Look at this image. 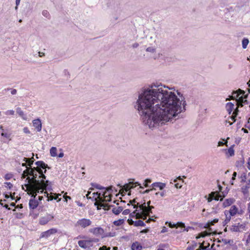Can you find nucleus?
Returning <instances> with one entry per match:
<instances>
[{
	"instance_id": "obj_1",
	"label": "nucleus",
	"mask_w": 250,
	"mask_h": 250,
	"mask_svg": "<svg viewBox=\"0 0 250 250\" xmlns=\"http://www.w3.org/2000/svg\"><path fill=\"white\" fill-rule=\"evenodd\" d=\"M185 105L183 94L174 87L153 83L139 94L135 107L143 123L153 130L175 120Z\"/></svg>"
},
{
	"instance_id": "obj_2",
	"label": "nucleus",
	"mask_w": 250,
	"mask_h": 250,
	"mask_svg": "<svg viewBox=\"0 0 250 250\" xmlns=\"http://www.w3.org/2000/svg\"><path fill=\"white\" fill-rule=\"evenodd\" d=\"M36 167H27L21 175V178L24 179L27 175L32 176V178L28 177L26 178L27 183L22 186V188L28 191L30 194H34L40 191L50 189V183L44 180L46 177L44 175L46 171V168H49L48 166L42 161H37L35 163Z\"/></svg>"
},
{
	"instance_id": "obj_3",
	"label": "nucleus",
	"mask_w": 250,
	"mask_h": 250,
	"mask_svg": "<svg viewBox=\"0 0 250 250\" xmlns=\"http://www.w3.org/2000/svg\"><path fill=\"white\" fill-rule=\"evenodd\" d=\"M150 204V201H149L146 204L144 203L139 205V208L136 209L131 213L130 216L132 217L135 216L136 218H141L143 220L146 219L147 216L151 212V208H153V207L149 206Z\"/></svg>"
},
{
	"instance_id": "obj_4",
	"label": "nucleus",
	"mask_w": 250,
	"mask_h": 250,
	"mask_svg": "<svg viewBox=\"0 0 250 250\" xmlns=\"http://www.w3.org/2000/svg\"><path fill=\"white\" fill-rule=\"evenodd\" d=\"M101 191L100 192H94L88 191L87 194V196L88 198H92L95 201V205L97 206L98 209L103 208L105 210H108L109 209L108 208H106L107 205L106 204L103 203V200L101 198Z\"/></svg>"
},
{
	"instance_id": "obj_5",
	"label": "nucleus",
	"mask_w": 250,
	"mask_h": 250,
	"mask_svg": "<svg viewBox=\"0 0 250 250\" xmlns=\"http://www.w3.org/2000/svg\"><path fill=\"white\" fill-rule=\"evenodd\" d=\"M92 224V221L87 218H83L79 219L75 224L76 228L81 229H85L90 227Z\"/></svg>"
},
{
	"instance_id": "obj_6",
	"label": "nucleus",
	"mask_w": 250,
	"mask_h": 250,
	"mask_svg": "<svg viewBox=\"0 0 250 250\" xmlns=\"http://www.w3.org/2000/svg\"><path fill=\"white\" fill-rule=\"evenodd\" d=\"M244 93L240 89L236 91H233L232 93V95L230 96V98H227L226 101L229 100L230 99L235 100V103L237 104L238 102H243V100L241 99L243 98Z\"/></svg>"
},
{
	"instance_id": "obj_7",
	"label": "nucleus",
	"mask_w": 250,
	"mask_h": 250,
	"mask_svg": "<svg viewBox=\"0 0 250 250\" xmlns=\"http://www.w3.org/2000/svg\"><path fill=\"white\" fill-rule=\"evenodd\" d=\"M111 187L105 188L104 190L101 191V198L103 200V203H104V202H106L111 201Z\"/></svg>"
},
{
	"instance_id": "obj_8",
	"label": "nucleus",
	"mask_w": 250,
	"mask_h": 250,
	"mask_svg": "<svg viewBox=\"0 0 250 250\" xmlns=\"http://www.w3.org/2000/svg\"><path fill=\"white\" fill-rule=\"evenodd\" d=\"M166 224H168V226L171 228H177L178 227L181 228L182 229L180 230V232H182L184 231H188L189 229L191 228L189 227L186 228L185 224L182 222H178L177 224H172L171 222H167L166 223Z\"/></svg>"
},
{
	"instance_id": "obj_9",
	"label": "nucleus",
	"mask_w": 250,
	"mask_h": 250,
	"mask_svg": "<svg viewBox=\"0 0 250 250\" xmlns=\"http://www.w3.org/2000/svg\"><path fill=\"white\" fill-rule=\"evenodd\" d=\"M54 216L51 214L46 213L44 216H42L39 219V224L41 225L47 224L49 221L53 220Z\"/></svg>"
},
{
	"instance_id": "obj_10",
	"label": "nucleus",
	"mask_w": 250,
	"mask_h": 250,
	"mask_svg": "<svg viewBox=\"0 0 250 250\" xmlns=\"http://www.w3.org/2000/svg\"><path fill=\"white\" fill-rule=\"evenodd\" d=\"M89 232L96 236H104V230L101 227L93 228L89 229Z\"/></svg>"
},
{
	"instance_id": "obj_11",
	"label": "nucleus",
	"mask_w": 250,
	"mask_h": 250,
	"mask_svg": "<svg viewBox=\"0 0 250 250\" xmlns=\"http://www.w3.org/2000/svg\"><path fill=\"white\" fill-rule=\"evenodd\" d=\"M28 193L30 195H32V197H33V199H31L29 201V206L30 208L32 209H35L36 208L38 205H39V202L35 200V197L37 195V193H39L38 192H37L34 194H30L29 192L27 191Z\"/></svg>"
},
{
	"instance_id": "obj_12",
	"label": "nucleus",
	"mask_w": 250,
	"mask_h": 250,
	"mask_svg": "<svg viewBox=\"0 0 250 250\" xmlns=\"http://www.w3.org/2000/svg\"><path fill=\"white\" fill-rule=\"evenodd\" d=\"M39 192L42 193L41 190ZM42 193H43L44 196H45L47 198L46 200L47 201H51L53 199H55V200H57V202H59L61 200V198H59V196H61L60 194H57L55 193V194H54V195H52V194L49 195V194L47 192H46V191L43 192V191L42 192Z\"/></svg>"
},
{
	"instance_id": "obj_13",
	"label": "nucleus",
	"mask_w": 250,
	"mask_h": 250,
	"mask_svg": "<svg viewBox=\"0 0 250 250\" xmlns=\"http://www.w3.org/2000/svg\"><path fill=\"white\" fill-rule=\"evenodd\" d=\"M220 197L221 196L218 193L217 191L211 192L208 195V197H207V196H205V198H207L208 203L210 202L213 200L218 201Z\"/></svg>"
},
{
	"instance_id": "obj_14",
	"label": "nucleus",
	"mask_w": 250,
	"mask_h": 250,
	"mask_svg": "<svg viewBox=\"0 0 250 250\" xmlns=\"http://www.w3.org/2000/svg\"><path fill=\"white\" fill-rule=\"evenodd\" d=\"M78 245L80 247L84 249H89L92 246V242L91 241L85 240L79 241Z\"/></svg>"
},
{
	"instance_id": "obj_15",
	"label": "nucleus",
	"mask_w": 250,
	"mask_h": 250,
	"mask_svg": "<svg viewBox=\"0 0 250 250\" xmlns=\"http://www.w3.org/2000/svg\"><path fill=\"white\" fill-rule=\"evenodd\" d=\"M230 230L232 231L240 232L245 230V225L244 224H234L231 226Z\"/></svg>"
},
{
	"instance_id": "obj_16",
	"label": "nucleus",
	"mask_w": 250,
	"mask_h": 250,
	"mask_svg": "<svg viewBox=\"0 0 250 250\" xmlns=\"http://www.w3.org/2000/svg\"><path fill=\"white\" fill-rule=\"evenodd\" d=\"M17 113L19 115L21 118L24 121H29L30 119L28 117V116L24 113V111L21 109V108L20 107H18L16 109Z\"/></svg>"
},
{
	"instance_id": "obj_17",
	"label": "nucleus",
	"mask_w": 250,
	"mask_h": 250,
	"mask_svg": "<svg viewBox=\"0 0 250 250\" xmlns=\"http://www.w3.org/2000/svg\"><path fill=\"white\" fill-rule=\"evenodd\" d=\"M166 186V184L162 182H155L151 184L150 187H152V189L156 190L158 188L160 190H162Z\"/></svg>"
},
{
	"instance_id": "obj_18",
	"label": "nucleus",
	"mask_w": 250,
	"mask_h": 250,
	"mask_svg": "<svg viewBox=\"0 0 250 250\" xmlns=\"http://www.w3.org/2000/svg\"><path fill=\"white\" fill-rule=\"evenodd\" d=\"M33 125L36 128L37 132H40L42 128V125L41 121L40 119H37L33 120Z\"/></svg>"
},
{
	"instance_id": "obj_19",
	"label": "nucleus",
	"mask_w": 250,
	"mask_h": 250,
	"mask_svg": "<svg viewBox=\"0 0 250 250\" xmlns=\"http://www.w3.org/2000/svg\"><path fill=\"white\" fill-rule=\"evenodd\" d=\"M137 186H140V184L137 182H129L128 184L124 185L123 189L125 192H127L131 188H133Z\"/></svg>"
},
{
	"instance_id": "obj_20",
	"label": "nucleus",
	"mask_w": 250,
	"mask_h": 250,
	"mask_svg": "<svg viewBox=\"0 0 250 250\" xmlns=\"http://www.w3.org/2000/svg\"><path fill=\"white\" fill-rule=\"evenodd\" d=\"M56 232H57V230L56 229H49L46 231L43 232L42 233V237H48L51 234L55 233Z\"/></svg>"
},
{
	"instance_id": "obj_21",
	"label": "nucleus",
	"mask_w": 250,
	"mask_h": 250,
	"mask_svg": "<svg viewBox=\"0 0 250 250\" xmlns=\"http://www.w3.org/2000/svg\"><path fill=\"white\" fill-rule=\"evenodd\" d=\"M228 212L232 216H235L238 213V208L236 206L233 205L231 206L229 210H228Z\"/></svg>"
},
{
	"instance_id": "obj_22",
	"label": "nucleus",
	"mask_w": 250,
	"mask_h": 250,
	"mask_svg": "<svg viewBox=\"0 0 250 250\" xmlns=\"http://www.w3.org/2000/svg\"><path fill=\"white\" fill-rule=\"evenodd\" d=\"M226 108L229 114H230L234 109V104L232 103H228L226 105Z\"/></svg>"
},
{
	"instance_id": "obj_23",
	"label": "nucleus",
	"mask_w": 250,
	"mask_h": 250,
	"mask_svg": "<svg viewBox=\"0 0 250 250\" xmlns=\"http://www.w3.org/2000/svg\"><path fill=\"white\" fill-rule=\"evenodd\" d=\"M224 214L226 216V218L225 219L224 221L223 222L224 225L225 226L229 222V221L231 220V217L232 216L230 214H229L228 212V210H226L224 211Z\"/></svg>"
},
{
	"instance_id": "obj_24",
	"label": "nucleus",
	"mask_w": 250,
	"mask_h": 250,
	"mask_svg": "<svg viewBox=\"0 0 250 250\" xmlns=\"http://www.w3.org/2000/svg\"><path fill=\"white\" fill-rule=\"evenodd\" d=\"M132 250H142V246L138 242H135L132 244L131 246Z\"/></svg>"
},
{
	"instance_id": "obj_25",
	"label": "nucleus",
	"mask_w": 250,
	"mask_h": 250,
	"mask_svg": "<svg viewBox=\"0 0 250 250\" xmlns=\"http://www.w3.org/2000/svg\"><path fill=\"white\" fill-rule=\"evenodd\" d=\"M111 207H113L112 209L113 213L116 215L119 214L123 209L122 207H114L113 206H111Z\"/></svg>"
},
{
	"instance_id": "obj_26",
	"label": "nucleus",
	"mask_w": 250,
	"mask_h": 250,
	"mask_svg": "<svg viewBox=\"0 0 250 250\" xmlns=\"http://www.w3.org/2000/svg\"><path fill=\"white\" fill-rule=\"evenodd\" d=\"M224 150L228 157L232 156L234 155V151L232 146L230 147L228 149H224Z\"/></svg>"
},
{
	"instance_id": "obj_27",
	"label": "nucleus",
	"mask_w": 250,
	"mask_h": 250,
	"mask_svg": "<svg viewBox=\"0 0 250 250\" xmlns=\"http://www.w3.org/2000/svg\"><path fill=\"white\" fill-rule=\"evenodd\" d=\"M234 202V199L230 198L226 199L223 203V206L224 208H226L228 206H230Z\"/></svg>"
},
{
	"instance_id": "obj_28",
	"label": "nucleus",
	"mask_w": 250,
	"mask_h": 250,
	"mask_svg": "<svg viewBox=\"0 0 250 250\" xmlns=\"http://www.w3.org/2000/svg\"><path fill=\"white\" fill-rule=\"evenodd\" d=\"M209 244L204 242L203 244L200 245L199 248L196 250H209Z\"/></svg>"
},
{
	"instance_id": "obj_29",
	"label": "nucleus",
	"mask_w": 250,
	"mask_h": 250,
	"mask_svg": "<svg viewBox=\"0 0 250 250\" xmlns=\"http://www.w3.org/2000/svg\"><path fill=\"white\" fill-rule=\"evenodd\" d=\"M250 188V183H247L246 185L243 186L241 188L242 192L246 194L249 192V189Z\"/></svg>"
},
{
	"instance_id": "obj_30",
	"label": "nucleus",
	"mask_w": 250,
	"mask_h": 250,
	"mask_svg": "<svg viewBox=\"0 0 250 250\" xmlns=\"http://www.w3.org/2000/svg\"><path fill=\"white\" fill-rule=\"evenodd\" d=\"M238 107H236L235 110L232 112V115L229 117V119L233 122H234L235 121V118L238 114Z\"/></svg>"
},
{
	"instance_id": "obj_31",
	"label": "nucleus",
	"mask_w": 250,
	"mask_h": 250,
	"mask_svg": "<svg viewBox=\"0 0 250 250\" xmlns=\"http://www.w3.org/2000/svg\"><path fill=\"white\" fill-rule=\"evenodd\" d=\"M57 149L56 147H52L50 149V155L52 157H56L57 156Z\"/></svg>"
},
{
	"instance_id": "obj_32",
	"label": "nucleus",
	"mask_w": 250,
	"mask_h": 250,
	"mask_svg": "<svg viewBox=\"0 0 250 250\" xmlns=\"http://www.w3.org/2000/svg\"><path fill=\"white\" fill-rule=\"evenodd\" d=\"M229 139V138L228 137L226 140H225L224 139H222V141H219L218 142L217 146H223L224 145H225L226 146H228V140Z\"/></svg>"
},
{
	"instance_id": "obj_33",
	"label": "nucleus",
	"mask_w": 250,
	"mask_h": 250,
	"mask_svg": "<svg viewBox=\"0 0 250 250\" xmlns=\"http://www.w3.org/2000/svg\"><path fill=\"white\" fill-rule=\"evenodd\" d=\"M23 161L24 162H25L26 163H27L28 165L30 167H31V165H32L34 162V158H32L31 159H29V158H24L23 159Z\"/></svg>"
},
{
	"instance_id": "obj_34",
	"label": "nucleus",
	"mask_w": 250,
	"mask_h": 250,
	"mask_svg": "<svg viewBox=\"0 0 250 250\" xmlns=\"http://www.w3.org/2000/svg\"><path fill=\"white\" fill-rule=\"evenodd\" d=\"M178 180H182L181 178L180 177H179L178 178H177L176 179H175L174 180V182L175 183V187L177 188H180L182 187V185L181 183L177 182Z\"/></svg>"
},
{
	"instance_id": "obj_35",
	"label": "nucleus",
	"mask_w": 250,
	"mask_h": 250,
	"mask_svg": "<svg viewBox=\"0 0 250 250\" xmlns=\"http://www.w3.org/2000/svg\"><path fill=\"white\" fill-rule=\"evenodd\" d=\"M146 51L151 53H155L156 51V48L152 46L148 47L146 49Z\"/></svg>"
},
{
	"instance_id": "obj_36",
	"label": "nucleus",
	"mask_w": 250,
	"mask_h": 250,
	"mask_svg": "<svg viewBox=\"0 0 250 250\" xmlns=\"http://www.w3.org/2000/svg\"><path fill=\"white\" fill-rule=\"evenodd\" d=\"M249 42V41L247 38H244L242 40V47L243 48H246L248 43Z\"/></svg>"
},
{
	"instance_id": "obj_37",
	"label": "nucleus",
	"mask_w": 250,
	"mask_h": 250,
	"mask_svg": "<svg viewBox=\"0 0 250 250\" xmlns=\"http://www.w3.org/2000/svg\"><path fill=\"white\" fill-rule=\"evenodd\" d=\"M92 186L97 189H100L101 191L105 189L104 187H103L97 184H92Z\"/></svg>"
},
{
	"instance_id": "obj_38",
	"label": "nucleus",
	"mask_w": 250,
	"mask_h": 250,
	"mask_svg": "<svg viewBox=\"0 0 250 250\" xmlns=\"http://www.w3.org/2000/svg\"><path fill=\"white\" fill-rule=\"evenodd\" d=\"M124 223V219H119L118 220L115 221L114 222V224L115 226H119L122 225Z\"/></svg>"
},
{
	"instance_id": "obj_39",
	"label": "nucleus",
	"mask_w": 250,
	"mask_h": 250,
	"mask_svg": "<svg viewBox=\"0 0 250 250\" xmlns=\"http://www.w3.org/2000/svg\"><path fill=\"white\" fill-rule=\"evenodd\" d=\"M4 114L6 115H14L15 111L12 109L7 110L4 112Z\"/></svg>"
},
{
	"instance_id": "obj_40",
	"label": "nucleus",
	"mask_w": 250,
	"mask_h": 250,
	"mask_svg": "<svg viewBox=\"0 0 250 250\" xmlns=\"http://www.w3.org/2000/svg\"><path fill=\"white\" fill-rule=\"evenodd\" d=\"M4 90L5 91L10 90L11 93L12 95H15V94H17V92L16 89H13V88H9L5 89Z\"/></svg>"
},
{
	"instance_id": "obj_41",
	"label": "nucleus",
	"mask_w": 250,
	"mask_h": 250,
	"mask_svg": "<svg viewBox=\"0 0 250 250\" xmlns=\"http://www.w3.org/2000/svg\"><path fill=\"white\" fill-rule=\"evenodd\" d=\"M145 225L144 222L141 220H138L135 222V225L137 226H144Z\"/></svg>"
},
{
	"instance_id": "obj_42",
	"label": "nucleus",
	"mask_w": 250,
	"mask_h": 250,
	"mask_svg": "<svg viewBox=\"0 0 250 250\" xmlns=\"http://www.w3.org/2000/svg\"><path fill=\"white\" fill-rule=\"evenodd\" d=\"M156 195H160L161 197H164L166 196V191H163L162 192H157L155 193Z\"/></svg>"
},
{
	"instance_id": "obj_43",
	"label": "nucleus",
	"mask_w": 250,
	"mask_h": 250,
	"mask_svg": "<svg viewBox=\"0 0 250 250\" xmlns=\"http://www.w3.org/2000/svg\"><path fill=\"white\" fill-rule=\"evenodd\" d=\"M151 182V180L150 179H146L145 181V183H144V186L145 187H148V184L149 183H150Z\"/></svg>"
},
{
	"instance_id": "obj_44",
	"label": "nucleus",
	"mask_w": 250,
	"mask_h": 250,
	"mask_svg": "<svg viewBox=\"0 0 250 250\" xmlns=\"http://www.w3.org/2000/svg\"><path fill=\"white\" fill-rule=\"evenodd\" d=\"M197 247V244L194 243L192 246L188 247L187 250H194Z\"/></svg>"
},
{
	"instance_id": "obj_45",
	"label": "nucleus",
	"mask_w": 250,
	"mask_h": 250,
	"mask_svg": "<svg viewBox=\"0 0 250 250\" xmlns=\"http://www.w3.org/2000/svg\"><path fill=\"white\" fill-rule=\"evenodd\" d=\"M135 202V200L134 199L133 200H130L129 201V203L127 204V206H130V204H131L133 206V208H136L137 207L135 205H134L133 204Z\"/></svg>"
},
{
	"instance_id": "obj_46",
	"label": "nucleus",
	"mask_w": 250,
	"mask_h": 250,
	"mask_svg": "<svg viewBox=\"0 0 250 250\" xmlns=\"http://www.w3.org/2000/svg\"><path fill=\"white\" fill-rule=\"evenodd\" d=\"M23 131L25 134H30L31 133L30 131L27 127H24L23 128Z\"/></svg>"
},
{
	"instance_id": "obj_47",
	"label": "nucleus",
	"mask_w": 250,
	"mask_h": 250,
	"mask_svg": "<svg viewBox=\"0 0 250 250\" xmlns=\"http://www.w3.org/2000/svg\"><path fill=\"white\" fill-rule=\"evenodd\" d=\"M130 212V210L129 209H126L125 210H124L123 211V214L124 215H127V214H129Z\"/></svg>"
},
{
	"instance_id": "obj_48",
	"label": "nucleus",
	"mask_w": 250,
	"mask_h": 250,
	"mask_svg": "<svg viewBox=\"0 0 250 250\" xmlns=\"http://www.w3.org/2000/svg\"><path fill=\"white\" fill-rule=\"evenodd\" d=\"M218 221V219H214V220H213L212 221H211L210 223V225H214V224L217 223Z\"/></svg>"
},
{
	"instance_id": "obj_49",
	"label": "nucleus",
	"mask_w": 250,
	"mask_h": 250,
	"mask_svg": "<svg viewBox=\"0 0 250 250\" xmlns=\"http://www.w3.org/2000/svg\"><path fill=\"white\" fill-rule=\"evenodd\" d=\"M99 250H110V248H107L106 246H103L100 248Z\"/></svg>"
},
{
	"instance_id": "obj_50",
	"label": "nucleus",
	"mask_w": 250,
	"mask_h": 250,
	"mask_svg": "<svg viewBox=\"0 0 250 250\" xmlns=\"http://www.w3.org/2000/svg\"><path fill=\"white\" fill-rule=\"evenodd\" d=\"M167 229L166 227H163L162 230H161V233H165L166 232H167Z\"/></svg>"
},
{
	"instance_id": "obj_51",
	"label": "nucleus",
	"mask_w": 250,
	"mask_h": 250,
	"mask_svg": "<svg viewBox=\"0 0 250 250\" xmlns=\"http://www.w3.org/2000/svg\"><path fill=\"white\" fill-rule=\"evenodd\" d=\"M236 175H237V172H234L233 173V174H232V180H234L235 179V177H236Z\"/></svg>"
},
{
	"instance_id": "obj_52",
	"label": "nucleus",
	"mask_w": 250,
	"mask_h": 250,
	"mask_svg": "<svg viewBox=\"0 0 250 250\" xmlns=\"http://www.w3.org/2000/svg\"><path fill=\"white\" fill-rule=\"evenodd\" d=\"M63 198L65 199V201L66 202H67V200L68 199H71V197L69 196H66V195H64L63 196Z\"/></svg>"
},
{
	"instance_id": "obj_53",
	"label": "nucleus",
	"mask_w": 250,
	"mask_h": 250,
	"mask_svg": "<svg viewBox=\"0 0 250 250\" xmlns=\"http://www.w3.org/2000/svg\"><path fill=\"white\" fill-rule=\"evenodd\" d=\"M229 120L230 119H229L228 120H226V124L227 123H228L229 124V125H231L232 124V123H233V122L230 121V120Z\"/></svg>"
},
{
	"instance_id": "obj_54",
	"label": "nucleus",
	"mask_w": 250,
	"mask_h": 250,
	"mask_svg": "<svg viewBox=\"0 0 250 250\" xmlns=\"http://www.w3.org/2000/svg\"><path fill=\"white\" fill-rule=\"evenodd\" d=\"M42 15L45 17H47L48 13L47 11H43L42 12Z\"/></svg>"
},
{
	"instance_id": "obj_55",
	"label": "nucleus",
	"mask_w": 250,
	"mask_h": 250,
	"mask_svg": "<svg viewBox=\"0 0 250 250\" xmlns=\"http://www.w3.org/2000/svg\"><path fill=\"white\" fill-rule=\"evenodd\" d=\"M1 136L4 137H5V138H8L9 137V135L7 133H1Z\"/></svg>"
},
{
	"instance_id": "obj_56",
	"label": "nucleus",
	"mask_w": 250,
	"mask_h": 250,
	"mask_svg": "<svg viewBox=\"0 0 250 250\" xmlns=\"http://www.w3.org/2000/svg\"><path fill=\"white\" fill-rule=\"evenodd\" d=\"M246 242L247 244H250V233L248 235Z\"/></svg>"
},
{
	"instance_id": "obj_57",
	"label": "nucleus",
	"mask_w": 250,
	"mask_h": 250,
	"mask_svg": "<svg viewBox=\"0 0 250 250\" xmlns=\"http://www.w3.org/2000/svg\"><path fill=\"white\" fill-rule=\"evenodd\" d=\"M20 1H21V0H16V6L15 7L16 9H17L18 8V5L19 4Z\"/></svg>"
},
{
	"instance_id": "obj_58",
	"label": "nucleus",
	"mask_w": 250,
	"mask_h": 250,
	"mask_svg": "<svg viewBox=\"0 0 250 250\" xmlns=\"http://www.w3.org/2000/svg\"><path fill=\"white\" fill-rule=\"evenodd\" d=\"M138 46H139V44L137 42L134 43V44H132V47L133 48H137L138 47Z\"/></svg>"
},
{
	"instance_id": "obj_59",
	"label": "nucleus",
	"mask_w": 250,
	"mask_h": 250,
	"mask_svg": "<svg viewBox=\"0 0 250 250\" xmlns=\"http://www.w3.org/2000/svg\"><path fill=\"white\" fill-rule=\"evenodd\" d=\"M63 156H64V154H63V152H61V153H60L58 155V157H59V158H62V157H63Z\"/></svg>"
},
{
	"instance_id": "obj_60",
	"label": "nucleus",
	"mask_w": 250,
	"mask_h": 250,
	"mask_svg": "<svg viewBox=\"0 0 250 250\" xmlns=\"http://www.w3.org/2000/svg\"><path fill=\"white\" fill-rule=\"evenodd\" d=\"M38 53H39V56L40 57H42L44 55V53H42V52H39Z\"/></svg>"
},
{
	"instance_id": "obj_61",
	"label": "nucleus",
	"mask_w": 250,
	"mask_h": 250,
	"mask_svg": "<svg viewBox=\"0 0 250 250\" xmlns=\"http://www.w3.org/2000/svg\"><path fill=\"white\" fill-rule=\"evenodd\" d=\"M152 188L151 189H146V190L145 191H144V193H149L151 190H152Z\"/></svg>"
},
{
	"instance_id": "obj_62",
	"label": "nucleus",
	"mask_w": 250,
	"mask_h": 250,
	"mask_svg": "<svg viewBox=\"0 0 250 250\" xmlns=\"http://www.w3.org/2000/svg\"><path fill=\"white\" fill-rule=\"evenodd\" d=\"M38 198L40 201H41L43 198V196H39Z\"/></svg>"
},
{
	"instance_id": "obj_63",
	"label": "nucleus",
	"mask_w": 250,
	"mask_h": 250,
	"mask_svg": "<svg viewBox=\"0 0 250 250\" xmlns=\"http://www.w3.org/2000/svg\"><path fill=\"white\" fill-rule=\"evenodd\" d=\"M248 210L249 213H250V202L248 204Z\"/></svg>"
},
{
	"instance_id": "obj_64",
	"label": "nucleus",
	"mask_w": 250,
	"mask_h": 250,
	"mask_svg": "<svg viewBox=\"0 0 250 250\" xmlns=\"http://www.w3.org/2000/svg\"><path fill=\"white\" fill-rule=\"evenodd\" d=\"M6 184L7 185L9 188H10L12 186L10 183H6Z\"/></svg>"
}]
</instances>
